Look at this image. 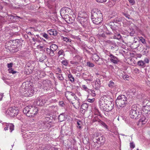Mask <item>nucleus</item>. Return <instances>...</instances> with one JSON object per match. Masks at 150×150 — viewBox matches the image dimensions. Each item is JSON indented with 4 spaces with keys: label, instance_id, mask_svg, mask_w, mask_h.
<instances>
[{
    "label": "nucleus",
    "instance_id": "nucleus-49",
    "mask_svg": "<svg viewBox=\"0 0 150 150\" xmlns=\"http://www.w3.org/2000/svg\"><path fill=\"white\" fill-rule=\"evenodd\" d=\"M121 21V19L120 18L117 17L114 18L113 20V22L117 23Z\"/></svg>",
    "mask_w": 150,
    "mask_h": 150
},
{
    "label": "nucleus",
    "instance_id": "nucleus-64",
    "mask_svg": "<svg viewBox=\"0 0 150 150\" xmlns=\"http://www.w3.org/2000/svg\"><path fill=\"white\" fill-rule=\"evenodd\" d=\"M13 64L12 63H10L9 64H7V67H8L9 68H12L11 67L12 66Z\"/></svg>",
    "mask_w": 150,
    "mask_h": 150
},
{
    "label": "nucleus",
    "instance_id": "nucleus-10",
    "mask_svg": "<svg viewBox=\"0 0 150 150\" xmlns=\"http://www.w3.org/2000/svg\"><path fill=\"white\" fill-rule=\"evenodd\" d=\"M91 17L96 18H103V16L101 11L96 10L92 11Z\"/></svg>",
    "mask_w": 150,
    "mask_h": 150
},
{
    "label": "nucleus",
    "instance_id": "nucleus-62",
    "mask_svg": "<svg viewBox=\"0 0 150 150\" xmlns=\"http://www.w3.org/2000/svg\"><path fill=\"white\" fill-rule=\"evenodd\" d=\"M42 36L43 37H44L46 39H47L48 38V35H47V34H46L45 33H44L43 34Z\"/></svg>",
    "mask_w": 150,
    "mask_h": 150
},
{
    "label": "nucleus",
    "instance_id": "nucleus-19",
    "mask_svg": "<svg viewBox=\"0 0 150 150\" xmlns=\"http://www.w3.org/2000/svg\"><path fill=\"white\" fill-rule=\"evenodd\" d=\"M88 107V105L87 104L83 103L82 104L80 109V111L81 113L83 114H84L87 110Z\"/></svg>",
    "mask_w": 150,
    "mask_h": 150
},
{
    "label": "nucleus",
    "instance_id": "nucleus-36",
    "mask_svg": "<svg viewBox=\"0 0 150 150\" xmlns=\"http://www.w3.org/2000/svg\"><path fill=\"white\" fill-rule=\"evenodd\" d=\"M62 40L64 41H65L66 42H67V43H70V44H69V45L70 46H71V45H70V44H71V41L72 40L69 39V38H67V37H62Z\"/></svg>",
    "mask_w": 150,
    "mask_h": 150
},
{
    "label": "nucleus",
    "instance_id": "nucleus-21",
    "mask_svg": "<svg viewBox=\"0 0 150 150\" xmlns=\"http://www.w3.org/2000/svg\"><path fill=\"white\" fill-rule=\"evenodd\" d=\"M50 81L48 80H44L42 82V84L44 87V90H47L49 88Z\"/></svg>",
    "mask_w": 150,
    "mask_h": 150
},
{
    "label": "nucleus",
    "instance_id": "nucleus-61",
    "mask_svg": "<svg viewBox=\"0 0 150 150\" xmlns=\"http://www.w3.org/2000/svg\"><path fill=\"white\" fill-rule=\"evenodd\" d=\"M129 2L132 5H133L135 3V1L134 0H128Z\"/></svg>",
    "mask_w": 150,
    "mask_h": 150
},
{
    "label": "nucleus",
    "instance_id": "nucleus-17",
    "mask_svg": "<svg viewBox=\"0 0 150 150\" xmlns=\"http://www.w3.org/2000/svg\"><path fill=\"white\" fill-rule=\"evenodd\" d=\"M21 46H19L18 44L16 45L14 43L12 44V46L10 52L11 53H13L14 52H16L18 51L20 49V47Z\"/></svg>",
    "mask_w": 150,
    "mask_h": 150
},
{
    "label": "nucleus",
    "instance_id": "nucleus-32",
    "mask_svg": "<svg viewBox=\"0 0 150 150\" xmlns=\"http://www.w3.org/2000/svg\"><path fill=\"white\" fill-rule=\"evenodd\" d=\"M105 60V59L99 58V59L96 62V63L98 64L101 65L104 63Z\"/></svg>",
    "mask_w": 150,
    "mask_h": 150
},
{
    "label": "nucleus",
    "instance_id": "nucleus-2",
    "mask_svg": "<svg viewBox=\"0 0 150 150\" xmlns=\"http://www.w3.org/2000/svg\"><path fill=\"white\" fill-rule=\"evenodd\" d=\"M38 109L34 106L29 105L26 106L23 110V112L28 117H33L38 112Z\"/></svg>",
    "mask_w": 150,
    "mask_h": 150
},
{
    "label": "nucleus",
    "instance_id": "nucleus-45",
    "mask_svg": "<svg viewBox=\"0 0 150 150\" xmlns=\"http://www.w3.org/2000/svg\"><path fill=\"white\" fill-rule=\"evenodd\" d=\"M58 54L59 56L61 55L64 56L65 54L64 52L62 50H60L58 52Z\"/></svg>",
    "mask_w": 150,
    "mask_h": 150
},
{
    "label": "nucleus",
    "instance_id": "nucleus-22",
    "mask_svg": "<svg viewBox=\"0 0 150 150\" xmlns=\"http://www.w3.org/2000/svg\"><path fill=\"white\" fill-rule=\"evenodd\" d=\"M103 98L104 99V100H101L100 101H104L105 100V103H112V100L111 97L109 95H105L103 96Z\"/></svg>",
    "mask_w": 150,
    "mask_h": 150
},
{
    "label": "nucleus",
    "instance_id": "nucleus-54",
    "mask_svg": "<svg viewBox=\"0 0 150 150\" xmlns=\"http://www.w3.org/2000/svg\"><path fill=\"white\" fill-rule=\"evenodd\" d=\"M130 147L132 149H133L135 147L134 144L133 142H130Z\"/></svg>",
    "mask_w": 150,
    "mask_h": 150
},
{
    "label": "nucleus",
    "instance_id": "nucleus-15",
    "mask_svg": "<svg viewBox=\"0 0 150 150\" xmlns=\"http://www.w3.org/2000/svg\"><path fill=\"white\" fill-rule=\"evenodd\" d=\"M109 57L108 58L109 60L111 62L114 64H117L119 62V60L118 58L112 54H110L109 55Z\"/></svg>",
    "mask_w": 150,
    "mask_h": 150
},
{
    "label": "nucleus",
    "instance_id": "nucleus-28",
    "mask_svg": "<svg viewBox=\"0 0 150 150\" xmlns=\"http://www.w3.org/2000/svg\"><path fill=\"white\" fill-rule=\"evenodd\" d=\"M66 119L64 113L61 114L58 116V119L59 122H62Z\"/></svg>",
    "mask_w": 150,
    "mask_h": 150
},
{
    "label": "nucleus",
    "instance_id": "nucleus-43",
    "mask_svg": "<svg viewBox=\"0 0 150 150\" xmlns=\"http://www.w3.org/2000/svg\"><path fill=\"white\" fill-rule=\"evenodd\" d=\"M139 41H140L142 43L144 44H146L145 39L143 38L142 37H141L139 38V39L138 40Z\"/></svg>",
    "mask_w": 150,
    "mask_h": 150
},
{
    "label": "nucleus",
    "instance_id": "nucleus-23",
    "mask_svg": "<svg viewBox=\"0 0 150 150\" xmlns=\"http://www.w3.org/2000/svg\"><path fill=\"white\" fill-rule=\"evenodd\" d=\"M100 81L99 79H97L95 82V84L93 87L96 90H98L100 87Z\"/></svg>",
    "mask_w": 150,
    "mask_h": 150
},
{
    "label": "nucleus",
    "instance_id": "nucleus-1",
    "mask_svg": "<svg viewBox=\"0 0 150 150\" xmlns=\"http://www.w3.org/2000/svg\"><path fill=\"white\" fill-rule=\"evenodd\" d=\"M77 19L84 28H86L90 25L88 15L86 13L82 12H79Z\"/></svg>",
    "mask_w": 150,
    "mask_h": 150
},
{
    "label": "nucleus",
    "instance_id": "nucleus-48",
    "mask_svg": "<svg viewBox=\"0 0 150 150\" xmlns=\"http://www.w3.org/2000/svg\"><path fill=\"white\" fill-rule=\"evenodd\" d=\"M62 64L64 65L67 66L68 64V62L67 60H63L61 62Z\"/></svg>",
    "mask_w": 150,
    "mask_h": 150
},
{
    "label": "nucleus",
    "instance_id": "nucleus-7",
    "mask_svg": "<svg viewBox=\"0 0 150 150\" xmlns=\"http://www.w3.org/2000/svg\"><path fill=\"white\" fill-rule=\"evenodd\" d=\"M14 43L16 44H18L19 46H21L22 43L20 42V40H10L9 41L7 42L5 45V48L7 50H9L10 51L11 50L12 44Z\"/></svg>",
    "mask_w": 150,
    "mask_h": 150
},
{
    "label": "nucleus",
    "instance_id": "nucleus-16",
    "mask_svg": "<svg viewBox=\"0 0 150 150\" xmlns=\"http://www.w3.org/2000/svg\"><path fill=\"white\" fill-rule=\"evenodd\" d=\"M95 136V135H94ZM93 139H95L96 140V142L98 143L99 142L100 143H103L105 141V138L103 136L100 135H96L93 137Z\"/></svg>",
    "mask_w": 150,
    "mask_h": 150
},
{
    "label": "nucleus",
    "instance_id": "nucleus-34",
    "mask_svg": "<svg viewBox=\"0 0 150 150\" xmlns=\"http://www.w3.org/2000/svg\"><path fill=\"white\" fill-rule=\"evenodd\" d=\"M48 33L50 35H56L57 33V31L54 30H49Z\"/></svg>",
    "mask_w": 150,
    "mask_h": 150
},
{
    "label": "nucleus",
    "instance_id": "nucleus-60",
    "mask_svg": "<svg viewBox=\"0 0 150 150\" xmlns=\"http://www.w3.org/2000/svg\"><path fill=\"white\" fill-rule=\"evenodd\" d=\"M100 120V119L98 118L97 117L94 118L93 120V122H94L96 121L98 122L99 123V121L98 120Z\"/></svg>",
    "mask_w": 150,
    "mask_h": 150
},
{
    "label": "nucleus",
    "instance_id": "nucleus-18",
    "mask_svg": "<svg viewBox=\"0 0 150 150\" xmlns=\"http://www.w3.org/2000/svg\"><path fill=\"white\" fill-rule=\"evenodd\" d=\"M75 95V93L67 91L65 92V97L69 101L71 100V98Z\"/></svg>",
    "mask_w": 150,
    "mask_h": 150
},
{
    "label": "nucleus",
    "instance_id": "nucleus-40",
    "mask_svg": "<svg viewBox=\"0 0 150 150\" xmlns=\"http://www.w3.org/2000/svg\"><path fill=\"white\" fill-rule=\"evenodd\" d=\"M98 120L99 121V123L101 125H103V126L105 127L106 129H108V126L104 122L100 120Z\"/></svg>",
    "mask_w": 150,
    "mask_h": 150
},
{
    "label": "nucleus",
    "instance_id": "nucleus-11",
    "mask_svg": "<svg viewBox=\"0 0 150 150\" xmlns=\"http://www.w3.org/2000/svg\"><path fill=\"white\" fill-rule=\"evenodd\" d=\"M72 12V10L68 7H65L62 8L60 11V14L61 16L64 15L65 16L69 15L68 14H70Z\"/></svg>",
    "mask_w": 150,
    "mask_h": 150
},
{
    "label": "nucleus",
    "instance_id": "nucleus-25",
    "mask_svg": "<svg viewBox=\"0 0 150 150\" xmlns=\"http://www.w3.org/2000/svg\"><path fill=\"white\" fill-rule=\"evenodd\" d=\"M25 93H24V94L25 95V96H32L34 93V91L31 88H29L27 91H25Z\"/></svg>",
    "mask_w": 150,
    "mask_h": 150
},
{
    "label": "nucleus",
    "instance_id": "nucleus-5",
    "mask_svg": "<svg viewBox=\"0 0 150 150\" xmlns=\"http://www.w3.org/2000/svg\"><path fill=\"white\" fill-rule=\"evenodd\" d=\"M142 114L141 110H137L135 108H133L130 111V117L133 119H136L140 117Z\"/></svg>",
    "mask_w": 150,
    "mask_h": 150
},
{
    "label": "nucleus",
    "instance_id": "nucleus-27",
    "mask_svg": "<svg viewBox=\"0 0 150 150\" xmlns=\"http://www.w3.org/2000/svg\"><path fill=\"white\" fill-rule=\"evenodd\" d=\"M46 50L47 54L50 56L52 57L54 55V52L50 48H47Z\"/></svg>",
    "mask_w": 150,
    "mask_h": 150
},
{
    "label": "nucleus",
    "instance_id": "nucleus-51",
    "mask_svg": "<svg viewBox=\"0 0 150 150\" xmlns=\"http://www.w3.org/2000/svg\"><path fill=\"white\" fill-rule=\"evenodd\" d=\"M87 66L90 67H93L94 66V64L92 63L88 62L87 63Z\"/></svg>",
    "mask_w": 150,
    "mask_h": 150
},
{
    "label": "nucleus",
    "instance_id": "nucleus-20",
    "mask_svg": "<svg viewBox=\"0 0 150 150\" xmlns=\"http://www.w3.org/2000/svg\"><path fill=\"white\" fill-rule=\"evenodd\" d=\"M91 18L93 23L96 25L100 23L103 21V18H96L92 17H91Z\"/></svg>",
    "mask_w": 150,
    "mask_h": 150
},
{
    "label": "nucleus",
    "instance_id": "nucleus-47",
    "mask_svg": "<svg viewBox=\"0 0 150 150\" xmlns=\"http://www.w3.org/2000/svg\"><path fill=\"white\" fill-rule=\"evenodd\" d=\"M122 14L127 18L128 19H131V18H130V16L127 13H125L124 12H122Z\"/></svg>",
    "mask_w": 150,
    "mask_h": 150
},
{
    "label": "nucleus",
    "instance_id": "nucleus-58",
    "mask_svg": "<svg viewBox=\"0 0 150 150\" xmlns=\"http://www.w3.org/2000/svg\"><path fill=\"white\" fill-rule=\"evenodd\" d=\"M4 21V17L0 16V23Z\"/></svg>",
    "mask_w": 150,
    "mask_h": 150
},
{
    "label": "nucleus",
    "instance_id": "nucleus-26",
    "mask_svg": "<svg viewBox=\"0 0 150 150\" xmlns=\"http://www.w3.org/2000/svg\"><path fill=\"white\" fill-rule=\"evenodd\" d=\"M137 64L140 68H143L146 67V65L145 63L142 60L139 61L137 62Z\"/></svg>",
    "mask_w": 150,
    "mask_h": 150
},
{
    "label": "nucleus",
    "instance_id": "nucleus-42",
    "mask_svg": "<svg viewBox=\"0 0 150 150\" xmlns=\"http://www.w3.org/2000/svg\"><path fill=\"white\" fill-rule=\"evenodd\" d=\"M47 57L45 55H42L39 59V61L40 62H42Z\"/></svg>",
    "mask_w": 150,
    "mask_h": 150
},
{
    "label": "nucleus",
    "instance_id": "nucleus-55",
    "mask_svg": "<svg viewBox=\"0 0 150 150\" xmlns=\"http://www.w3.org/2000/svg\"><path fill=\"white\" fill-rule=\"evenodd\" d=\"M82 87L83 89L86 91H88L89 90L85 85H83Z\"/></svg>",
    "mask_w": 150,
    "mask_h": 150
},
{
    "label": "nucleus",
    "instance_id": "nucleus-4",
    "mask_svg": "<svg viewBox=\"0 0 150 150\" xmlns=\"http://www.w3.org/2000/svg\"><path fill=\"white\" fill-rule=\"evenodd\" d=\"M127 103V98L124 95L119 96L115 101L116 105L118 107H124L126 106Z\"/></svg>",
    "mask_w": 150,
    "mask_h": 150
},
{
    "label": "nucleus",
    "instance_id": "nucleus-33",
    "mask_svg": "<svg viewBox=\"0 0 150 150\" xmlns=\"http://www.w3.org/2000/svg\"><path fill=\"white\" fill-rule=\"evenodd\" d=\"M58 48L57 46L55 44H52L50 46V48L54 52Z\"/></svg>",
    "mask_w": 150,
    "mask_h": 150
},
{
    "label": "nucleus",
    "instance_id": "nucleus-59",
    "mask_svg": "<svg viewBox=\"0 0 150 150\" xmlns=\"http://www.w3.org/2000/svg\"><path fill=\"white\" fill-rule=\"evenodd\" d=\"M95 100V99L94 98H93L91 99H90L89 98H88L87 99V101L90 102L92 103H93Z\"/></svg>",
    "mask_w": 150,
    "mask_h": 150
},
{
    "label": "nucleus",
    "instance_id": "nucleus-35",
    "mask_svg": "<svg viewBox=\"0 0 150 150\" xmlns=\"http://www.w3.org/2000/svg\"><path fill=\"white\" fill-rule=\"evenodd\" d=\"M100 57L96 54H93L92 56V59L93 61L96 62L99 59Z\"/></svg>",
    "mask_w": 150,
    "mask_h": 150
},
{
    "label": "nucleus",
    "instance_id": "nucleus-63",
    "mask_svg": "<svg viewBox=\"0 0 150 150\" xmlns=\"http://www.w3.org/2000/svg\"><path fill=\"white\" fill-rule=\"evenodd\" d=\"M56 71L57 72L59 73H61L62 72V70L60 68L58 67L57 68Z\"/></svg>",
    "mask_w": 150,
    "mask_h": 150
},
{
    "label": "nucleus",
    "instance_id": "nucleus-24",
    "mask_svg": "<svg viewBox=\"0 0 150 150\" xmlns=\"http://www.w3.org/2000/svg\"><path fill=\"white\" fill-rule=\"evenodd\" d=\"M108 86L111 88H113L114 91H116L117 86L112 81H109Z\"/></svg>",
    "mask_w": 150,
    "mask_h": 150
},
{
    "label": "nucleus",
    "instance_id": "nucleus-37",
    "mask_svg": "<svg viewBox=\"0 0 150 150\" xmlns=\"http://www.w3.org/2000/svg\"><path fill=\"white\" fill-rule=\"evenodd\" d=\"M56 76L59 80L61 81H63L64 79L62 74H59V73H56Z\"/></svg>",
    "mask_w": 150,
    "mask_h": 150
},
{
    "label": "nucleus",
    "instance_id": "nucleus-12",
    "mask_svg": "<svg viewBox=\"0 0 150 150\" xmlns=\"http://www.w3.org/2000/svg\"><path fill=\"white\" fill-rule=\"evenodd\" d=\"M110 26L115 34V35L113 36V38L114 39L117 40L120 39L121 38V36L119 33L117 32L114 26L111 25H110Z\"/></svg>",
    "mask_w": 150,
    "mask_h": 150
},
{
    "label": "nucleus",
    "instance_id": "nucleus-41",
    "mask_svg": "<svg viewBox=\"0 0 150 150\" xmlns=\"http://www.w3.org/2000/svg\"><path fill=\"white\" fill-rule=\"evenodd\" d=\"M68 76L69 80L71 82H73L74 81V78L71 74H69Z\"/></svg>",
    "mask_w": 150,
    "mask_h": 150
},
{
    "label": "nucleus",
    "instance_id": "nucleus-38",
    "mask_svg": "<svg viewBox=\"0 0 150 150\" xmlns=\"http://www.w3.org/2000/svg\"><path fill=\"white\" fill-rule=\"evenodd\" d=\"M70 63L71 64H74V67L75 68L79 64V63H78V62L76 61V60H74V59H73V60L72 61H71L70 62Z\"/></svg>",
    "mask_w": 150,
    "mask_h": 150
},
{
    "label": "nucleus",
    "instance_id": "nucleus-50",
    "mask_svg": "<svg viewBox=\"0 0 150 150\" xmlns=\"http://www.w3.org/2000/svg\"><path fill=\"white\" fill-rule=\"evenodd\" d=\"M54 4V3H52V5L50 4H49L47 6L49 8L53 9L54 7V6L53 5Z\"/></svg>",
    "mask_w": 150,
    "mask_h": 150
},
{
    "label": "nucleus",
    "instance_id": "nucleus-31",
    "mask_svg": "<svg viewBox=\"0 0 150 150\" xmlns=\"http://www.w3.org/2000/svg\"><path fill=\"white\" fill-rule=\"evenodd\" d=\"M74 60H76V61L78 62V63L81 62V61L82 59V57L79 55H76L74 58Z\"/></svg>",
    "mask_w": 150,
    "mask_h": 150
},
{
    "label": "nucleus",
    "instance_id": "nucleus-57",
    "mask_svg": "<svg viewBox=\"0 0 150 150\" xmlns=\"http://www.w3.org/2000/svg\"><path fill=\"white\" fill-rule=\"evenodd\" d=\"M107 0H96V1L99 3H104L106 2Z\"/></svg>",
    "mask_w": 150,
    "mask_h": 150
},
{
    "label": "nucleus",
    "instance_id": "nucleus-13",
    "mask_svg": "<svg viewBox=\"0 0 150 150\" xmlns=\"http://www.w3.org/2000/svg\"><path fill=\"white\" fill-rule=\"evenodd\" d=\"M46 101V100L42 99L41 97H39L34 101V103L35 105L41 106L43 105Z\"/></svg>",
    "mask_w": 150,
    "mask_h": 150
},
{
    "label": "nucleus",
    "instance_id": "nucleus-3",
    "mask_svg": "<svg viewBox=\"0 0 150 150\" xmlns=\"http://www.w3.org/2000/svg\"><path fill=\"white\" fill-rule=\"evenodd\" d=\"M99 106L100 109L106 112H109L114 107L113 103H105V100L100 101Z\"/></svg>",
    "mask_w": 150,
    "mask_h": 150
},
{
    "label": "nucleus",
    "instance_id": "nucleus-52",
    "mask_svg": "<svg viewBox=\"0 0 150 150\" xmlns=\"http://www.w3.org/2000/svg\"><path fill=\"white\" fill-rule=\"evenodd\" d=\"M90 91H91L90 94L93 97H94L96 96V94L95 93V91L93 90H90Z\"/></svg>",
    "mask_w": 150,
    "mask_h": 150
},
{
    "label": "nucleus",
    "instance_id": "nucleus-39",
    "mask_svg": "<svg viewBox=\"0 0 150 150\" xmlns=\"http://www.w3.org/2000/svg\"><path fill=\"white\" fill-rule=\"evenodd\" d=\"M74 98L75 99V100L77 101L76 105L78 106H79L80 105V99L78 98L77 96L75 95L74 96Z\"/></svg>",
    "mask_w": 150,
    "mask_h": 150
},
{
    "label": "nucleus",
    "instance_id": "nucleus-44",
    "mask_svg": "<svg viewBox=\"0 0 150 150\" xmlns=\"http://www.w3.org/2000/svg\"><path fill=\"white\" fill-rule=\"evenodd\" d=\"M82 123V122L80 120H78L77 122V127L79 129H81V124Z\"/></svg>",
    "mask_w": 150,
    "mask_h": 150
},
{
    "label": "nucleus",
    "instance_id": "nucleus-9",
    "mask_svg": "<svg viewBox=\"0 0 150 150\" xmlns=\"http://www.w3.org/2000/svg\"><path fill=\"white\" fill-rule=\"evenodd\" d=\"M142 114L141 115L140 117L141 118L139 120V123L142 125H144L147 122L148 120V113H144V112L143 111L142 112Z\"/></svg>",
    "mask_w": 150,
    "mask_h": 150
},
{
    "label": "nucleus",
    "instance_id": "nucleus-30",
    "mask_svg": "<svg viewBox=\"0 0 150 150\" xmlns=\"http://www.w3.org/2000/svg\"><path fill=\"white\" fill-rule=\"evenodd\" d=\"M104 42L106 44H108L110 45H112L115 47L116 46V44L115 42L113 41H111L110 40H106L104 41Z\"/></svg>",
    "mask_w": 150,
    "mask_h": 150
},
{
    "label": "nucleus",
    "instance_id": "nucleus-14",
    "mask_svg": "<svg viewBox=\"0 0 150 150\" xmlns=\"http://www.w3.org/2000/svg\"><path fill=\"white\" fill-rule=\"evenodd\" d=\"M65 21L68 23L77 25V23L74 22L75 18L74 17H71L69 15L65 16H64Z\"/></svg>",
    "mask_w": 150,
    "mask_h": 150
},
{
    "label": "nucleus",
    "instance_id": "nucleus-8",
    "mask_svg": "<svg viewBox=\"0 0 150 150\" xmlns=\"http://www.w3.org/2000/svg\"><path fill=\"white\" fill-rule=\"evenodd\" d=\"M143 107L142 108V111L144 112V113H148L150 112V99L144 100L143 102Z\"/></svg>",
    "mask_w": 150,
    "mask_h": 150
},
{
    "label": "nucleus",
    "instance_id": "nucleus-29",
    "mask_svg": "<svg viewBox=\"0 0 150 150\" xmlns=\"http://www.w3.org/2000/svg\"><path fill=\"white\" fill-rule=\"evenodd\" d=\"M6 126L8 128H9L10 131L11 132L14 129V125L13 124L11 123H6Z\"/></svg>",
    "mask_w": 150,
    "mask_h": 150
},
{
    "label": "nucleus",
    "instance_id": "nucleus-46",
    "mask_svg": "<svg viewBox=\"0 0 150 150\" xmlns=\"http://www.w3.org/2000/svg\"><path fill=\"white\" fill-rule=\"evenodd\" d=\"M9 73L14 74L16 73V71H14L12 68H9L8 69Z\"/></svg>",
    "mask_w": 150,
    "mask_h": 150
},
{
    "label": "nucleus",
    "instance_id": "nucleus-53",
    "mask_svg": "<svg viewBox=\"0 0 150 150\" xmlns=\"http://www.w3.org/2000/svg\"><path fill=\"white\" fill-rule=\"evenodd\" d=\"M144 63H145V64H146V63L148 64L149 63V60L147 58H144Z\"/></svg>",
    "mask_w": 150,
    "mask_h": 150
},
{
    "label": "nucleus",
    "instance_id": "nucleus-6",
    "mask_svg": "<svg viewBox=\"0 0 150 150\" xmlns=\"http://www.w3.org/2000/svg\"><path fill=\"white\" fill-rule=\"evenodd\" d=\"M19 110L15 107H10L6 111V114L11 117H14L18 114Z\"/></svg>",
    "mask_w": 150,
    "mask_h": 150
},
{
    "label": "nucleus",
    "instance_id": "nucleus-56",
    "mask_svg": "<svg viewBox=\"0 0 150 150\" xmlns=\"http://www.w3.org/2000/svg\"><path fill=\"white\" fill-rule=\"evenodd\" d=\"M21 132L23 133H25L26 132V129L25 128L23 127L21 128Z\"/></svg>",
    "mask_w": 150,
    "mask_h": 150
}]
</instances>
